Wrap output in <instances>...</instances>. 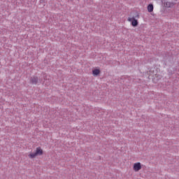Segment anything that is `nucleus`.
I'll return each instance as SVG.
<instances>
[{"label":"nucleus","instance_id":"f257e3e1","mask_svg":"<svg viewBox=\"0 0 179 179\" xmlns=\"http://www.w3.org/2000/svg\"><path fill=\"white\" fill-rule=\"evenodd\" d=\"M43 153L44 151H43V149L41 148V147H38L34 152H30L28 155V157H29V159H36L37 156H43Z\"/></svg>","mask_w":179,"mask_h":179},{"label":"nucleus","instance_id":"f03ea898","mask_svg":"<svg viewBox=\"0 0 179 179\" xmlns=\"http://www.w3.org/2000/svg\"><path fill=\"white\" fill-rule=\"evenodd\" d=\"M141 169H142V164H141V162H136V163L134 164V165H133L134 171H136V173Z\"/></svg>","mask_w":179,"mask_h":179},{"label":"nucleus","instance_id":"7ed1b4c3","mask_svg":"<svg viewBox=\"0 0 179 179\" xmlns=\"http://www.w3.org/2000/svg\"><path fill=\"white\" fill-rule=\"evenodd\" d=\"M127 20L128 22H131V25L134 27H136V26H138V20L135 19V17H129Z\"/></svg>","mask_w":179,"mask_h":179},{"label":"nucleus","instance_id":"20e7f679","mask_svg":"<svg viewBox=\"0 0 179 179\" xmlns=\"http://www.w3.org/2000/svg\"><path fill=\"white\" fill-rule=\"evenodd\" d=\"M30 83L32 85H37V83H38V78L37 77H31L30 79Z\"/></svg>","mask_w":179,"mask_h":179},{"label":"nucleus","instance_id":"39448f33","mask_svg":"<svg viewBox=\"0 0 179 179\" xmlns=\"http://www.w3.org/2000/svg\"><path fill=\"white\" fill-rule=\"evenodd\" d=\"M92 75L94 76H97L98 75H100V69H95L92 71Z\"/></svg>","mask_w":179,"mask_h":179},{"label":"nucleus","instance_id":"423d86ee","mask_svg":"<svg viewBox=\"0 0 179 179\" xmlns=\"http://www.w3.org/2000/svg\"><path fill=\"white\" fill-rule=\"evenodd\" d=\"M165 6L166 8H173V6H174V3L166 2Z\"/></svg>","mask_w":179,"mask_h":179},{"label":"nucleus","instance_id":"0eeeda50","mask_svg":"<svg viewBox=\"0 0 179 179\" xmlns=\"http://www.w3.org/2000/svg\"><path fill=\"white\" fill-rule=\"evenodd\" d=\"M148 12L151 13L153 10V4H149L148 6Z\"/></svg>","mask_w":179,"mask_h":179},{"label":"nucleus","instance_id":"6e6552de","mask_svg":"<svg viewBox=\"0 0 179 179\" xmlns=\"http://www.w3.org/2000/svg\"><path fill=\"white\" fill-rule=\"evenodd\" d=\"M174 1H177V0H174Z\"/></svg>","mask_w":179,"mask_h":179}]
</instances>
